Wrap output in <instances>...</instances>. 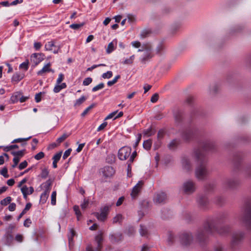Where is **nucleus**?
I'll return each instance as SVG.
<instances>
[{"instance_id": "nucleus-1", "label": "nucleus", "mask_w": 251, "mask_h": 251, "mask_svg": "<svg viewBox=\"0 0 251 251\" xmlns=\"http://www.w3.org/2000/svg\"><path fill=\"white\" fill-rule=\"evenodd\" d=\"M215 148V145L212 142L206 141L194 150L193 156L197 164L195 175L198 179L203 180L208 176L209 172L206 167L207 159L206 152L214 151Z\"/></svg>"}, {"instance_id": "nucleus-2", "label": "nucleus", "mask_w": 251, "mask_h": 251, "mask_svg": "<svg viewBox=\"0 0 251 251\" xmlns=\"http://www.w3.org/2000/svg\"><path fill=\"white\" fill-rule=\"evenodd\" d=\"M214 226L206 219L203 223V226L199 227L195 234L197 240L201 244H203L206 241L208 235H212L213 228Z\"/></svg>"}, {"instance_id": "nucleus-3", "label": "nucleus", "mask_w": 251, "mask_h": 251, "mask_svg": "<svg viewBox=\"0 0 251 251\" xmlns=\"http://www.w3.org/2000/svg\"><path fill=\"white\" fill-rule=\"evenodd\" d=\"M239 220L248 230H251V200L245 201Z\"/></svg>"}, {"instance_id": "nucleus-4", "label": "nucleus", "mask_w": 251, "mask_h": 251, "mask_svg": "<svg viewBox=\"0 0 251 251\" xmlns=\"http://www.w3.org/2000/svg\"><path fill=\"white\" fill-rule=\"evenodd\" d=\"M245 233L243 231H238L232 234L230 242V247L232 250H235L243 242Z\"/></svg>"}, {"instance_id": "nucleus-5", "label": "nucleus", "mask_w": 251, "mask_h": 251, "mask_svg": "<svg viewBox=\"0 0 251 251\" xmlns=\"http://www.w3.org/2000/svg\"><path fill=\"white\" fill-rule=\"evenodd\" d=\"M199 132V129L196 126H191L186 129L182 133L183 140L188 141L193 139Z\"/></svg>"}, {"instance_id": "nucleus-6", "label": "nucleus", "mask_w": 251, "mask_h": 251, "mask_svg": "<svg viewBox=\"0 0 251 251\" xmlns=\"http://www.w3.org/2000/svg\"><path fill=\"white\" fill-rule=\"evenodd\" d=\"M243 159V154L241 152H236L233 155V171L238 172L241 170V163Z\"/></svg>"}, {"instance_id": "nucleus-7", "label": "nucleus", "mask_w": 251, "mask_h": 251, "mask_svg": "<svg viewBox=\"0 0 251 251\" xmlns=\"http://www.w3.org/2000/svg\"><path fill=\"white\" fill-rule=\"evenodd\" d=\"M182 190L184 193L187 195L194 193L196 190L195 183L191 180L185 181L182 185Z\"/></svg>"}, {"instance_id": "nucleus-8", "label": "nucleus", "mask_w": 251, "mask_h": 251, "mask_svg": "<svg viewBox=\"0 0 251 251\" xmlns=\"http://www.w3.org/2000/svg\"><path fill=\"white\" fill-rule=\"evenodd\" d=\"M227 214L221 213L216 216L209 217L207 219L213 226V224H220L223 223V221L226 218Z\"/></svg>"}, {"instance_id": "nucleus-9", "label": "nucleus", "mask_w": 251, "mask_h": 251, "mask_svg": "<svg viewBox=\"0 0 251 251\" xmlns=\"http://www.w3.org/2000/svg\"><path fill=\"white\" fill-rule=\"evenodd\" d=\"M219 224H213L214 228H213V233L217 232L221 235H225L230 231V226L228 225L219 226Z\"/></svg>"}, {"instance_id": "nucleus-10", "label": "nucleus", "mask_w": 251, "mask_h": 251, "mask_svg": "<svg viewBox=\"0 0 251 251\" xmlns=\"http://www.w3.org/2000/svg\"><path fill=\"white\" fill-rule=\"evenodd\" d=\"M193 239V237L191 233H183L179 236L180 242L183 246L190 245Z\"/></svg>"}, {"instance_id": "nucleus-11", "label": "nucleus", "mask_w": 251, "mask_h": 251, "mask_svg": "<svg viewBox=\"0 0 251 251\" xmlns=\"http://www.w3.org/2000/svg\"><path fill=\"white\" fill-rule=\"evenodd\" d=\"M131 149L130 147H123L118 151V157L121 160H126L130 155Z\"/></svg>"}, {"instance_id": "nucleus-12", "label": "nucleus", "mask_w": 251, "mask_h": 251, "mask_svg": "<svg viewBox=\"0 0 251 251\" xmlns=\"http://www.w3.org/2000/svg\"><path fill=\"white\" fill-rule=\"evenodd\" d=\"M167 195L163 192L156 193L153 197V202L156 204H164L167 201Z\"/></svg>"}, {"instance_id": "nucleus-13", "label": "nucleus", "mask_w": 251, "mask_h": 251, "mask_svg": "<svg viewBox=\"0 0 251 251\" xmlns=\"http://www.w3.org/2000/svg\"><path fill=\"white\" fill-rule=\"evenodd\" d=\"M240 184L238 179L233 178L226 179L224 182V186L229 189H234L237 188Z\"/></svg>"}, {"instance_id": "nucleus-14", "label": "nucleus", "mask_w": 251, "mask_h": 251, "mask_svg": "<svg viewBox=\"0 0 251 251\" xmlns=\"http://www.w3.org/2000/svg\"><path fill=\"white\" fill-rule=\"evenodd\" d=\"M197 201L199 207L203 210L207 208L209 204L207 198L204 195H199L198 196Z\"/></svg>"}, {"instance_id": "nucleus-15", "label": "nucleus", "mask_w": 251, "mask_h": 251, "mask_svg": "<svg viewBox=\"0 0 251 251\" xmlns=\"http://www.w3.org/2000/svg\"><path fill=\"white\" fill-rule=\"evenodd\" d=\"M143 185V181H139L136 185L133 188L132 191L130 194L132 199H136L139 193L141 190L142 187Z\"/></svg>"}, {"instance_id": "nucleus-16", "label": "nucleus", "mask_w": 251, "mask_h": 251, "mask_svg": "<svg viewBox=\"0 0 251 251\" xmlns=\"http://www.w3.org/2000/svg\"><path fill=\"white\" fill-rule=\"evenodd\" d=\"M44 55L43 53H34L31 56V61L36 66L44 60Z\"/></svg>"}, {"instance_id": "nucleus-17", "label": "nucleus", "mask_w": 251, "mask_h": 251, "mask_svg": "<svg viewBox=\"0 0 251 251\" xmlns=\"http://www.w3.org/2000/svg\"><path fill=\"white\" fill-rule=\"evenodd\" d=\"M101 172L103 176L107 178L112 176L114 175L115 171L113 167L111 166H106L102 169Z\"/></svg>"}, {"instance_id": "nucleus-18", "label": "nucleus", "mask_w": 251, "mask_h": 251, "mask_svg": "<svg viewBox=\"0 0 251 251\" xmlns=\"http://www.w3.org/2000/svg\"><path fill=\"white\" fill-rule=\"evenodd\" d=\"M243 174L246 178H251V162L246 164L243 169Z\"/></svg>"}, {"instance_id": "nucleus-19", "label": "nucleus", "mask_w": 251, "mask_h": 251, "mask_svg": "<svg viewBox=\"0 0 251 251\" xmlns=\"http://www.w3.org/2000/svg\"><path fill=\"white\" fill-rule=\"evenodd\" d=\"M181 163L183 168L186 171H189L191 170L192 166L190 161L187 157L184 156L182 157Z\"/></svg>"}, {"instance_id": "nucleus-20", "label": "nucleus", "mask_w": 251, "mask_h": 251, "mask_svg": "<svg viewBox=\"0 0 251 251\" xmlns=\"http://www.w3.org/2000/svg\"><path fill=\"white\" fill-rule=\"evenodd\" d=\"M143 56L141 58V61L142 63H145L147 61L149 60L153 57L152 51H150V50L143 51Z\"/></svg>"}, {"instance_id": "nucleus-21", "label": "nucleus", "mask_w": 251, "mask_h": 251, "mask_svg": "<svg viewBox=\"0 0 251 251\" xmlns=\"http://www.w3.org/2000/svg\"><path fill=\"white\" fill-rule=\"evenodd\" d=\"M45 47L46 50H52V47L56 48V47L54 45V43L53 41L48 42L45 45ZM59 49H60V47H57L56 49H55L53 50V52L54 53H57L59 51Z\"/></svg>"}, {"instance_id": "nucleus-22", "label": "nucleus", "mask_w": 251, "mask_h": 251, "mask_svg": "<svg viewBox=\"0 0 251 251\" xmlns=\"http://www.w3.org/2000/svg\"><path fill=\"white\" fill-rule=\"evenodd\" d=\"M102 240V233L100 232L95 237V241L97 243V248L95 249V251H100L101 248V244Z\"/></svg>"}, {"instance_id": "nucleus-23", "label": "nucleus", "mask_w": 251, "mask_h": 251, "mask_svg": "<svg viewBox=\"0 0 251 251\" xmlns=\"http://www.w3.org/2000/svg\"><path fill=\"white\" fill-rule=\"evenodd\" d=\"M180 143V141L178 139H173L168 145V148L171 150H175Z\"/></svg>"}, {"instance_id": "nucleus-24", "label": "nucleus", "mask_w": 251, "mask_h": 251, "mask_svg": "<svg viewBox=\"0 0 251 251\" xmlns=\"http://www.w3.org/2000/svg\"><path fill=\"white\" fill-rule=\"evenodd\" d=\"M22 95V93L21 92H17L14 93L10 98L11 103H14L18 102L19 100H20V98Z\"/></svg>"}, {"instance_id": "nucleus-25", "label": "nucleus", "mask_w": 251, "mask_h": 251, "mask_svg": "<svg viewBox=\"0 0 251 251\" xmlns=\"http://www.w3.org/2000/svg\"><path fill=\"white\" fill-rule=\"evenodd\" d=\"M62 151H60L56 154H55L52 157L53 159V162H52V166L54 168H57V162L60 160L61 155H62Z\"/></svg>"}, {"instance_id": "nucleus-26", "label": "nucleus", "mask_w": 251, "mask_h": 251, "mask_svg": "<svg viewBox=\"0 0 251 251\" xmlns=\"http://www.w3.org/2000/svg\"><path fill=\"white\" fill-rule=\"evenodd\" d=\"M174 116L176 123H180L182 120V113L179 110H176L174 112Z\"/></svg>"}, {"instance_id": "nucleus-27", "label": "nucleus", "mask_w": 251, "mask_h": 251, "mask_svg": "<svg viewBox=\"0 0 251 251\" xmlns=\"http://www.w3.org/2000/svg\"><path fill=\"white\" fill-rule=\"evenodd\" d=\"M24 77L23 74L16 73L14 74L12 77V81L18 82L22 79Z\"/></svg>"}, {"instance_id": "nucleus-28", "label": "nucleus", "mask_w": 251, "mask_h": 251, "mask_svg": "<svg viewBox=\"0 0 251 251\" xmlns=\"http://www.w3.org/2000/svg\"><path fill=\"white\" fill-rule=\"evenodd\" d=\"M31 206H32V204H31V203L28 202V203H26V204L25 205V208L24 209V210L22 211V212L18 216V217L17 218V220L18 221H19L22 217V216L25 214L28 210H29V209L31 208Z\"/></svg>"}, {"instance_id": "nucleus-29", "label": "nucleus", "mask_w": 251, "mask_h": 251, "mask_svg": "<svg viewBox=\"0 0 251 251\" xmlns=\"http://www.w3.org/2000/svg\"><path fill=\"white\" fill-rule=\"evenodd\" d=\"M94 214L99 220L101 221H104L107 217V215L105 214L104 212L101 211L100 214L98 212H95Z\"/></svg>"}, {"instance_id": "nucleus-30", "label": "nucleus", "mask_w": 251, "mask_h": 251, "mask_svg": "<svg viewBox=\"0 0 251 251\" xmlns=\"http://www.w3.org/2000/svg\"><path fill=\"white\" fill-rule=\"evenodd\" d=\"M122 237V235L121 234H119L117 235L115 234H112L110 235V239L113 243L119 242L121 240Z\"/></svg>"}, {"instance_id": "nucleus-31", "label": "nucleus", "mask_w": 251, "mask_h": 251, "mask_svg": "<svg viewBox=\"0 0 251 251\" xmlns=\"http://www.w3.org/2000/svg\"><path fill=\"white\" fill-rule=\"evenodd\" d=\"M151 145H152L151 140V139H148L144 142L143 146L145 149L149 151L151 149Z\"/></svg>"}, {"instance_id": "nucleus-32", "label": "nucleus", "mask_w": 251, "mask_h": 251, "mask_svg": "<svg viewBox=\"0 0 251 251\" xmlns=\"http://www.w3.org/2000/svg\"><path fill=\"white\" fill-rule=\"evenodd\" d=\"M215 202L219 205H222L225 202V199L221 196H218L215 199Z\"/></svg>"}, {"instance_id": "nucleus-33", "label": "nucleus", "mask_w": 251, "mask_h": 251, "mask_svg": "<svg viewBox=\"0 0 251 251\" xmlns=\"http://www.w3.org/2000/svg\"><path fill=\"white\" fill-rule=\"evenodd\" d=\"M155 133V130H153L152 128L151 127L147 130H145L143 131V134L144 136L147 137H149L151 136L152 135L154 134Z\"/></svg>"}, {"instance_id": "nucleus-34", "label": "nucleus", "mask_w": 251, "mask_h": 251, "mask_svg": "<svg viewBox=\"0 0 251 251\" xmlns=\"http://www.w3.org/2000/svg\"><path fill=\"white\" fill-rule=\"evenodd\" d=\"M50 63H48L47 64H46L43 68L42 70H41L40 71H38V73H37V74L38 75H42L43 73H46V72H50V70H49V67H50Z\"/></svg>"}, {"instance_id": "nucleus-35", "label": "nucleus", "mask_w": 251, "mask_h": 251, "mask_svg": "<svg viewBox=\"0 0 251 251\" xmlns=\"http://www.w3.org/2000/svg\"><path fill=\"white\" fill-rule=\"evenodd\" d=\"M139 232L142 236H146L148 234V229L146 226L141 225Z\"/></svg>"}, {"instance_id": "nucleus-36", "label": "nucleus", "mask_w": 251, "mask_h": 251, "mask_svg": "<svg viewBox=\"0 0 251 251\" xmlns=\"http://www.w3.org/2000/svg\"><path fill=\"white\" fill-rule=\"evenodd\" d=\"M150 50V51H152V47L149 44H143L142 47V49H139L138 51H144L148 50Z\"/></svg>"}, {"instance_id": "nucleus-37", "label": "nucleus", "mask_w": 251, "mask_h": 251, "mask_svg": "<svg viewBox=\"0 0 251 251\" xmlns=\"http://www.w3.org/2000/svg\"><path fill=\"white\" fill-rule=\"evenodd\" d=\"M49 192H47L44 191L41 195L40 197V202L42 203H44L47 201L48 198L49 197Z\"/></svg>"}, {"instance_id": "nucleus-38", "label": "nucleus", "mask_w": 251, "mask_h": 251, "mask_svg": "<svg viewBox=\"0 0 251 251\" xmlns=\"http://www.w3.org/2000/svg\"><path fill=\"white\" fill-rule=\"evenodd\" d=\"M25 151V150L24 149L22 150L19 151H12L11 153L13 156H18L20 158L23 157L24 155Z\"/></svg>"}, {"instance_id": "nucleus-39", "label": "nucleus", "mask_w": 251, "mask_h": 251, "mask_svg": "<svg viewBox=\"0 0 251 251\" xmlns=\"http://www.w3.org/2000/svg\"><path fill=\"white\" fill-rule=\"evenodd\" d=\"M21 192L23 195L24 198L25 199H27V196L28 195V188L26 186H23L21 189Z\"/></svg>"}, {"instance_id": "nucleus-40", "label": "nucleus", "mask_w": 251, "mask_h": 251, "mask_svg": "<svg viewBox=\"0 0 251 251\" xmlns=\"http://www.w3.org/2000/svg\"><path fill=\"white\" fill-rule=\"evenodd\" d=\"M86 100V97L84 96H82L79 99L76 100L74 106H75L80 105L83 102H84Z\"/></svg>"}, {"instance_id": "nucleus-41", "label": "nucleus", "mask_w": 251, "mask_h": 251, "mask_svg": "<svg viewBox=\"0 0 251 251\" xmlns=\"http://www.w3.org/2000/svg\"><path fill=\"white\" fill-rule=\"evenodd\" d=\"M4 238L5 239V244L6 245H9L10 243L13 240V237L11 234H7V235H5Z\"/></svg>"}, {"instance_id": "nucleus-42", "label": "nucleus", "mask_w": 251, "mask_h": 251, "mask_svg": "<svg viewBox=\"0 0 251 251\" xmlns=\"http://www.w3.org/2000/svg\"><path fill=\"white\" fill-rule=\"evenodd\" d=\"M11 201V198L10 197H7L5 199L2 200L0 201V204L2 205L6 206L8 204L10 203Z\"/></svg>"}, {"instance_id": "nucleus-43", "label": "nucleus", "mask_w": 251, "mask_h": 251, "mask_svg": "<svg viewBox=\"0 0 251 251\" xmlns=\"http://www.w3.org/2000/svg\"><path fill=\"white\" fill-rule=\"evenodd\" d=\"M136 155H137L136 151H133V152L132 153L131 155L130 156L129 160L128 161V170L130 167V166L131 163L133 162L134 159L135 157L136 156Z\"/></svg>"}, {"instance_id": "nucleus-44", "label": "nucleus", "mask_w": 251, "mask_h": 251, "mask_svg": "<svg viewBox=\"0 0 251 251\" xmlns=\"http://www.w3.org/2000/svg\"><path fill=\"white\" fill-rule=\"evenodd\" d=\"M123 219V216L119 214L117 215L115 217H114L113 219V223H121Z\"/></svg>"}, {"instance_id": "nucleus-45", "label": "nucleus", "mask_w": 251, "mask_h": 251, "mask_svg": "<svg viewBox=\"0 0 251 251\" xmlns=\"http://www.w3.org/2000/svg\"><path fill=\"white\" fill-rule=\"evenodd\" d=\"M85 24V23L83 22L80 24H73L70 25V27L74 29H78L80 27L83 26Z\"/></svg>"}, {"instance_id": "nucleus-46", "label": "nucleus", "mask_w": 251, "mask_h": 251, "mask_svg": "<svg viewBox=\"0 0 251 251\" xmlns=\"http://www.w3.org/2000/svg\"><path fill=\"white\" fill-rule=\"evenodd\" d=\"M113 204V203H112L111 204H109L108 205H105L103 207L101 208L100 211L101 212H104L105 214L106 215H107V213L111 207V206Z\"/></svg>"}, {"instance_id": "nucleus-47", "label": "nucleus", "mask_w": 251, "mask_h": 251, "mask_svg": "<svg viewBox=\"0 0 251 251\" xmlns=\"http://www.w3.org/2000/svg\"><path fill=\"white\" fill-rule=\"evenodd\" d=\"M164 46L162 43H160L156 48V53L158 54H161V52L164 50Z\"/></svg>"}, {"instance_id": "nucleus-48", "label": "nucleus", "mask_w": 251, "mask_h": 251, "mask_svg": "<svg viewBox=\"0 0 251 251\" xmlns=\"http://www.w3.org/2000/svg\"><path fill=\"white\" fill-rule=\"evenodd\" d=\"M141 204L142 205V208L144 210H148L150 206V202L146 200L143 201Z\"/></svg>"}, {"instance_id": "nucleus-49", "label": "nucleus", "mask_w": 251, "mask_h": 251, "mask_svg": "<svg viewBox=\"0 0 251 251\" xmlns=\"http://www.w3.org/2000/svg\"><path fill=\"white\" fill-rule=\"evenodd\" d=\"M114 46L113 44V42H110L107 47V49H106V52L107 53H111L114 50Z\"/></svg>"}, {"instance_id": "nucleus-50", "label": "nucleus", "mask_w": 251, "mask_h": 251, "mask_svg": "<svg viewBox=\"0 0 251 251\" xmlns=\"http://www.w3.org/2000/svg\"><path fill=\"white\" fill-rule=\"evenodd\" d=\"M30 138H31V136H29L27 138H17L16 139H14L11 143H19V142H23V141H26L29 140Z\"/></svg>"}, {"instance_id": "nucleus-51", "label": "nucleus", "mask_w": 251, "mask_h": 251, "mask_svg": "<svg viewBox=\"0 0 251 251\" xmlns=\"http://www.w3.org/2000/svg\"><path fill=\"white\" fill-rule=\"evenodd\" d=\"M69 136V134H67V133H64L61 137L57 139L56 141L58 144H59L64 141Z\"/></svg>"}, {"instance_id": "nucleus-52", "label": "nucleus", "mask_w": 251, "mask_h": 251, "mask_svg": "<svg viewBox=\"0 0 251 251\" xmlns=\"http://www.w3.org/2000/svg\"><path fill=\"white\" fill-rule=\"evenodd\" d=\"M7 168L4 167L0 171V174L3 176L5 178H8L9 177V175L7 174Z\"/></svg>"}, {"instance_id": "nucleus-53", "label": "nucleus", "mask_w": 251, "mask_h": 251, "mask_svg": "<svg viewBox=\"0 0 251 251\" xmlns=\"http://www.w3.org/2000/svg\"><path fill=\"white\" fill-rule=\"evenodd\" d=\"M126 233L128 236H132L135 233V230L133 226H129Z\"/></svg>"}, {"instance_id": "nucleus-54", "label": "nucleus", "mask_w": 251, "mask_h": 251, "mask_svg": "<svg viewBox=\"0 0 251 251\" xmlns=\"http://www.w3.org/2000/svg\"><path fill=\"white\" fill-rule=\"evenodd\" d=\"M96 104L93 103L91 105H90L89 107H88L81 114L82 117H84L87 113L88 112V111L91 110L92 108H93L95 106Z\"/></svg>"}, {"instance_id": "nucleus-55", "label": "nucleus", "mask_w": 251, "mask_h": 251, "mask_svg": "<svg viewBox=\"0 0 251 251\" xmlns=\"http://www.w3.org/2000/svg\"><path fill=\"white\" fill-rule=\"evenodd\" d=\"M174 237L173 234L172 233L169 232L168 234V237L167 239V242L169 245L173 244L174 242Z\"/></svg>"}, {"instance_id": "nucleus-56", "label": "nucleus", "mask_w": 251, "mask_h": 251, "mask_svg": "<svg viewBox=\"0 0 251 251\" xmlns=\"http://www.w3.org/2000/svg\"><path fill=\"white\" fill-rule=\"evenodd\" d=\"M19 67L21 69H24L25 71H27L28 69V60H26L25 62L21 64Z\"/></svg>"}, {"instance_id": "nucleus-57", "label": "nucleus", "mask_w": 251, "mask_h": 251, "mask_svg": "<svg viewBox=\"0 0 251 251\" xmlns=\"http://www.w3.org/2000/svg\"><path fill=\"white\" fill-rule=\"evenodd\" d=\"M150 33V30L145 29L142 31L140 34V36L142 38H144L148 37Z\"/></svg>"}, {"instance_id": "nucleus-58", "label": "nucleus", "mask_w": 251, "mask_h": 251, "mask_svg": "<svg viewBox=\"0 0 251 251\" xmlns=\"http://www.w3.org/2000/svg\"><path fill=\"white\" fill-rule=\"evenodd\" d=\"M56 191L52 192L51 196V203L52 205H54L56 204Z\"/></svg>"}, {"instance_id": "nucleus-59", "label": "nucleus", "mask_w": 251, "mask_h": 251, "mask_svg": "<svg viewBox=\"0 0 251 251\" xmlns=\"http://www.w3.org/2000/svg\"><path fill=\"white\" fill-rule=\"evenodd\" d=\"M120 77L121 76L120 75H117V76H115V77L112 80L108 81L107 85L109 86H111L113 85L114 84L116 83V82L117 81V80L119 78H120Z\"/></svg>"}, {"instance_id": "nucleus-60", "label": "nucleus", "mask_w": 251, "mask_h": 251, "mask_svg": "<svg viewBox=\"0 0 251 251\" xmlns=\"http://www.w3.org/2000/svg\"><path fill=\"white\" fill-rule=\"evenodd\" d=\"M89 203V201L88 200H86V199H84L83 202L81 204L80 206L82 210H85L87 206H88Z\"/></svg>"}, {"instance_id": "nucleus-61", "label": "nucleus", "mask_w": 251, "mask_h": 251, "mask_svg": "<svg viewBox=\"0 0 251 251\" xmlns=\"http://www.w3.org/2000/svg\"><path fill=\"white\" fill-rule=\"evenodd\" d=\"M49 171L47 169H44L41 173V177L43 178H46L49 175Z\"/></svg>"}, {"instance_id": "nucleus-62", "label": "nucleus", "mask_w": 251, "mask_h": 251, "mask_svg": "<svg viewBox=\"0 0 251 251\" xmlns=\"http://www.w3.org/2000/svg\"><path fill=\"white\" fill-rule=\"evenodd\" d=\"M44 156H45V153L42 151H40L39 153H38L37 154H36L34 156V157L36 160H39L43 158V157H44Z\"/></svg>"}, {"instance_id": "nucleus-63", "label": "nucleus", "mask_w": 251, "mask_h": 251, "mask_svg": "<svg viewBox=\"0 0 251 251\" xmlns=\"http://www.w3.org/2000/svg\"><path fill=\"white\" fill-rule=\"evenodd\" d=\"M113 74L111 71H108L105 73H103L102 75V77L103 78H110L112 76Z\"/></svg>"}, {"instance_id": "nucleus-64", "label": "nucleus", "mask_w": 251, "mask_h": 251, "mask_svg": "<svg viewBox=\"0 0 251 251\" xmlns=\"http://www.w3.org/2000/svg\"><path fill=\"white\" fill-rule=\"evenodd\" d=\"M158 98L159 95L157 93H155L151 97V101L152 103H155L158 100Z\"/></svg>"}]
</instances>
